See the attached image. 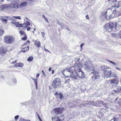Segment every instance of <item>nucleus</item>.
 <instances>
[{
  "instance_id": "nucleus-1",
  "label": "nucleus",
  "mask_w": 121,
  "mask_h": 121,
  "mask_svg": "<svg viewBox=\"0 0 121 121\" xmlns=\"http://www.w3.org/2000/svg\"><path fill=\"white\" fill-rule=\"evenodd\" d=\"M83 65L84 66L85 70L88 72L94 70L91 73L94 74L92 77V79L95 80L99 78V73L98 72L94 70V67L91 61L88 60L84 63Z\"/></svg>"
},
{
  "instance_id": "nucleus-2",
  "label": "nucleus",
  "mask_w": 121,
  "mask_h": 121,
  "mask_svg": "<svg viewBox=\"0 0 121 121\" xmlns=\"http://www.w3.org/2000/svg\"><path fill=\"white\" fill-rule=\"evenodd\" d=\"M117 26L116 23L111 22L105 24L104 27L108 32H110L112 31H116L117 30Z\"/></svg>"
},
{
  "instance_id": "nucleus-3",
  "label": "nucleus",
  "mask_w": 121,
  "mask_h": 121,
  "mask_svg": "<svg viewBox=\"0 0 121 121\" xmlns=\"http://www.w3.org/2000/svg\"><path fill=\"white\" fill-rule=\"evenodd\" d=\"M116 12L115 11H112L111 9H109L106 12H104L105 14L104 16L108 20L113 17L114 16V15L115 14Z\"/></svg>"
},
{
  "instance_id": "nucleus-4",
  "label": "nucleus",
  "mask_w": 121,
  "mask_h": 121,
  "mask_svg": "<svg viewBox=\"0 0 121 121\" xmlns=\"http://www.w3.org/2000/svg\"><path fill=\"white\" fill-rule=\"evenodd\" d=\"M4 40V42L6 43L12 44L14 42L15 39L12 36L7 35L5 36Z\"/></svg>"
},
{
  "instance_id": "nucleus-5",
  "label": "nucleus",
  "mask_w": 121,
  "mask_h": 121,
  "mask_svg": "<svg viewBox=\"0 0 121 121\" xmlns=\"http://www.w3.org/2000/svg\"><path fill=\"white\" fill-rule=\"evenodd\" d=\"M61 85L60 79L57 78H55L53 80L52 85V86L55 88H57L60 86Z\"/></svg>"
},
{
  "instance_id": "nucleus-6",
  "label": "nucleus",
  "mask_w": 121,
  "mask_h": 121,
  "mask_svg": "<svg viewBox=\"0 0 121 121\" xmlns=\"http://www.w3.org/2000/svg\"><path fill=\"white\" fill-rule=\"evenodd\" d=\"M75 72L77 74L78 77L81 78H83L85 77V74L81 69L77 68Z\"/></svg>"
},
{
  "instance_id": "nucleus-7",
  "label": "nucleus",
  "mask_w": 121,
  "mask_h": 121,
  "mask_svg": "<svg viewBox=\"0 0 121 121\" xmlns=\"http://www.w3.org/2000/svg\"><path fill=\"white\" fill-rule=\"evenodd\" d=\"M77 69H75L74 67H71L69 69H65L62 71V73L64 75H65V73L66 74L68 72H69L71 73H74V71L75 72V70H76Z\"/></svg>"
},
{
  "instance_id": "nucleus-8",
  "label": "nucleus",
  "mask_w": 121,
  "mask_h": 121,
  "mask_svg": "<svg viewBox=\"0 0 121 121\" xmlns=\"http://www.w3.org/2000/svg\"><path fill=\"white\" fill-rule=\"evenodd\" d=\"M101 69L102 70L104 71V77H106V76L108 78L110 77V74L111 72V70H108L105 68V67L104 66L101 67Z\"/></svg>"
},
{
  "instance_id": "nucleus-9",
  "label": "nucleus",
  "mask_w": 121,
  "mask_h": 121,
  "mask_svg": "<svg viewBox=\"0 0 121 121\" xmlns=\"http://www.w3.org/2000/svg\"><path fill=\"white\" fill-rule=\"evenodd\" d=\"M121 92V86L117 85L116 86V89L112 91V94L114 95H117L118 93Z\"/></svg>"
},
{
  "instance_id": "nucleus-10",
  "label": "nucleus",
  "mask_w": 121,
  "mask_h": 121,
  "mask_svg": "<svg viewBox=\"0 0 121 121\" xmlns=\"http://www.w3.org/2000/svg\"><path fill=\"white\" fill-rule=\"evenodd\" d=\"M119 82V80L118 78H115L114 79L110 80V84L112 86H113L118 84Z\"/></svg>"
},
{
  "instance_id": "nucleus-11",
  "label": "nucleus",
  "mask_w": 121,
  "mask_h": 121,
  "mask_svg": "<svg viewBox=\"0 0 121 121\" xmlns=\"http://www.w3.org/2000/svg\"><path fill=\"white\" fill-rule=\"evenodd\" d=\"M113 3L114 5H112V6L116 8L117 9L121 6V1H117L115 0V1L113 2Z\"/></svg>"
},
{
  "instance_id": "nucleus-12",
  "label": "nucleus",
  "mask_w": 121,
  "mask_h": 121,
  "mask_svg": "<svg viewBox=\"0 0 121 121\" xmlns=\"http://www.w3.org/2000/svg\"><path fill=\"white\" fill-rule=\"evenodd\" d=\"M18 5L17 2L15 1H13L9 5V7L11 8H15L17 7Z\"/></svg>"
},
{
  "instance_id": "nucleus-13",
  "label": "nucleus",
  "mask_w": 121,
  "mask_h": 121,
  "mask_svg": "<svg viewBox=\"0 0 121 121\" xmlns=\"http://www.w3.org/2000/svg\"><path fill=\"white\" fill-rule=\"evenodd\" d=\"M55 95L57 98H59L61 100L64 98V97L63 95V94L60 92H56L55 93Z\"/></svg>"
},
{
  "instance_id": "nucleus-14",
  "label": "nucleus",
  "mask_w": 121,
  "mask_h": 121,
  "mask_svg": "<svg viewBox=\"0 0 121 121\" xmlns=\"http://www.w3.org/2000/svg\"><path fill=\"white\" fill-rule=\"evenodd\" d=\"M75 73V72L74 73H71L70 74V76H67L66 77L68 78L70 77L73 80L74 79H77L78 78V77Z\"/></svg>"
},
{
  "instance_id": "nucleus-15",
  "label": "nucleus",
  "mask_w": 121,
  "mask_h": 121,
  "mask_svg": "<svg viewBox=\"0 0 121 121\" xmlns=\"http://www.w3.org/2000/svg\"><path fill=\"white\" fill-rule=\"evenodd\" d=\"M33 41L35 42L34 44L35 46H36L37 47H40V41L38 40H35L33 39Z\"/></svg>"
},
{
  "instance_id": "nucleus-16",
  "label": "nucleus",
  "mask_w": 121,
  "mask_h": 121,
  "mask_svg": "<svg viewBox=\"0 0 121 121\" xmlns=\"http://www.w3.org/2000/svg\"><path fill=\"white\" fill-rule=\"evenodd\" d=\"M11 23L15 24V25L17 27H22V24H19V22H11Z\"/></svg>"
},
{
  "instance_id": "nucleus-17",
  "label": "nucleus",
  "mask_w": 121,
  "mask_h": 121,
  "mask_svg": "<svg viewBox=\"0 0 121 121\" xmlns=\"http://www.w3.org/2000/svg\"><path fill=\"white\" fill-rule=\"evenodd\" d=\"M55 113L56 114H58L61 113V110L60 108H56L54 109Z\"/></svg>"
},
{
  "instance_id": "nucleus-18",
  "label": "nucleus",
  "mask_w": 121,
  "mask_h": 121,
  "mask_svg": "<svg viewBox=\"0 0 121 121\" xmlns=\"http://www.w3.org/2000/svg\"><path fill=\"white\" fill-rule=\"evenodd\" d=\"M69 78L65 79L64 81H63V82H64V84L65 85L68 86L69 85Z\"/></svg>"
},
{
  "instance_id": "nucleus-19",
  "label": "nucleus",
  "mask_w": 121,
  "mask_h": 121,
  "mask_svg": "<svg viewBox=\"0 0 121 121\" xmlns=\"http://www.w3.org/2000/svg\"><path fill=\"white\" fill-rule=\"evenodd\" d=\"M29 47L27 46L26 48H23L22 50V52H27L29 49Z\"/></svg>"
},
{
  "instance_id": "nucleus-20",
  "label": "nucleus",
  "mask_w": 121,
  "mask_h": 121,
  "mask_svg": "<svg viewBox=\"0 0 121 121\" xmlns=\"http://www.w3.org/2000/svg\"><path fill=\"white\" fill-rule=\"evenodd\" d=\"M113 11H116L115 13H117L119 16L121 15V9H119V8L117 9H115V10H113Z\"/></svg>"
},
{
  "instance_id": "nucleus-21",
  "label": "nucleus",
  "mask_w": 121,
  "mask_h": 121,
  "mask_svg": "<svg viewBox=\"0 0 121 121\" xmlns=\"http://www.w3.org/2000/svg\"><path fill=\"white\" fill-rule=\"evenodd\" d=\"M27 3H28L26 2H23L20 4L19 6L21 7H24L26 5Z\"/></svg>"
},
{
  "instance_id": "nucleus-22",
  "label": "nucleus",
  "mask_w": 121,
  "mask_h": 121,
  "mask_svg": "<svg viewBox=\"0 0 121 121\" xmlns=\"http://www.w3.org/2000/svg\"><path fill=\"white\" fill-rule=\"evenodd\" d=\"M52 120L54 121H60L61 120L60 119L58 118L57 117L55 116L53 117L52 119Z\"/></svg>"
},
{
  "instance_id": "nucleus-23",
  "label": "nucleus",
  "mask_w": 121,
  "mask_h": 121,
  "mask_svg": "<svg viewBox=\"0 0 121 121\" xmlns=\"http://www.w3.org/2000/svg\"><path fill=\"white\" fill-rule=\"evenodd\" d=\"M9 5L8 4H4L2 5V8L3 9H7L9 8Z\"/></svg>"
},
{
  "instance_id": "nucleus-24",
  "label": "nucleus",
  "mask_w": 121,
  "mask_h": 121,
  "mask_svg": "<svg viewBox=\"0 0 121 121\" xmlns=\"http://www.w3.org/2000/svg\"><path fill=\"white\" fill-rule=\"evenodd\" d=\"M5 52V50L3 48L1 47L0 48V53L1 54L4 53Z\"/></svg>"
},
{
  "instance_id": "nucleus-25",
  "label": "nucleus",
  "mask_w": 121,
  "mask_h": 121,
  "mask_svg": "<svg viewBox=\"0 0 121 121\" xmlns=\"http://www.w3.org/2000/svg\"><path fill=\"white\" fill-rule=\"evenodd\" d=\"M15 19H21L20 16H13L12 18V19L13 20H15Z\"/></svg>"
},
{
  "instance_id": "nucleus-26",
  "label": "nucleus",
  "mask_w": 121,
  "mask_h": 121,
  "mask_svg": "<svg viewBox=\"0 0 121 121\" xmlns=\"http://www.w3.org/2000/svg\"><path fill=\"white\" fill-rule=\"evenodd\" d=\"M116 77L117 76L115 74V73L113 72H111L110 77Z\"/></svg>"
},
{
  "instance_id": "nucleus-27",
  "label": "nucleus",
  "mask_w": 121,
  "mask_h": 121,
  "mask_svg": "<svg viewBox=\"0 0 121 121\" xmlns=\"http://www.w3.org/2000/svg\"><path fill=\"white\" fill-rule=\"evenodd\" d=\"M19 121H30L29 120H27L22 118H20L19 119Z\"/></svg>"
},
{
  "instance_id": "nucleus-28",
  "label": "nucleus",
  "mask_w": 121,
  "mask_h": 121,
  "mask_svg": "<svg viewBox=\"0 0 121 121\" xmlns=\"http://www.w3.org/2000/svg\"><path fill=\"white\" fill-rule=\"evenodd\" d=\"M33 59V58L31 56H30L29 57L28 59L27 60L28 61H31Z\"/></svg>"
},
{
  "instance_id": "nucleus-29",
  "label": "nucleus",
  "mask_w": 121,
  "mask_h": 121,
  "mask_svg": "<svg viewBox=\"0 0 121 121\" xmlns=\"http://www.w3.org/2000/svg\"><path fill=\"white\" fill-rule=\"evenodd\" d=\"M32 79L34 81L35 85H38L37 82V79H36L32 78Z\"/></svg>"
},
{
  "instance_id": "nucleus-30",
  "label": "nucleus",
  "mask_w": 121,
  "mask_h": 121,
  "mask_svg": "<svg viewBox=\"0 0 121 121\" xmlns=\"http://www.w3.org/2000/svg\"><path fill=\"white\" fill-rule=\"evenodd\" d=\"M24 37L22 38V40H26L27 39V37L26 36V35L25 34L24 35Z\"/></svg>"
},
{
  "instance_id": "nucleus-31",
  "label": "nucleus",
  "mask_w": 121,
  "mask_h": 121,
  "mask_svg": "<svg viewBox=\"0 0 121 121\" xmlns=\"http://www.w3.org/2000/svg\"><path fill=\"white\" fill-rule=\"evenodd\" d=\"M118 37L121 39V30L117 35Z\"/></svg>"
},
{
  "instance_id": "nucleus-32",
  "label": "nucleus",
  "mask_w": 121,
  "mask_h": 121,
  "mask_svg": "<svg viewBox=\"0 0 121 121\" xmlns=\"http://www.w3.org/2000/svg\"><path fill=\"white\" fill-rule=\"evenodd\" d=\"M30 22L28 21H27L26 22V25H25V27H27L28 26L30 25Z\"/></svg>"
},
{
  "instance_id": "nucleus-33",
  "label": "nucleus",
  "mask_w": 121,
  "mask_h": 121,
  "mask_svg": "<svg viewBox=\"0 0 121 121\" xmlns=\"http://www.w3.org/2000/svg\"><path fill=\"white\" fill-rule=\"evenodd\" d=\"M3 31L2 29L0 28V36L1 35L3 34Z\"/></svg>"
},
{
  "instance_id": "nucleus-34",
  "label": "nucleus",
  "mask_w": 121,
  "mask_h": 121,
  "mask_svg": "<svg viewBox=\"0 0 121 121\" xmlns=\"http://www.w3.org/2000/svg\"><path fill=\"white\" fill-rule=\"evenodd\" d=\"M42 16L43 17V18H44V19L46 20V21L48 22V21L47 19L45 17L44 15V14H43Z\"/></svg>"
},
{
  "instance_id": "nucleus-35",
  "label": "nucleus",
  "mask_w": 121,
  "mask_h": 121,
  "mask_svg": "<svg viewBox=\"0 0 121 121\" xmlns=\"http://www.w3.org/2000/svg\"><path fill=\"white\" fill-rule=\"evenodd\" d=\"M112 36H113L114 37H117V36L118 34H116L115 33H112Z\"/></svg>"
},
{
  "instance_id": "nucleus-36",
  "label": "nucleus",
  "mask_w": 121,
  "mask_h": 121,
  "mask_svg": "<svg viewBox=\"0 0 121 121\" xmlns=\"http://www.w3.org/2000/svg\"><path fill=\"white\" fill-rule=\"evenodd\" d=\"M1 20L2 22L4 23H6L7 22V20L6 19H2Z\"/></svg>"
},
{
  "instance_id": "nucleus-37",
  "label": "nucleus",
  "mask_w": 121,
  "mask_h": 121,
  "mask_svg": "<svg viewBox=\"0 0 121 121\" xmlns=\"http://www.w3.org/2000/svg\"><path fill=\"white\" fill-rule=\"evenodd\" d=\"M82 64L79 63L77 65V66L78 67H82Z\"/></svg>"
},
{
  "instance_id": "nucleus-38",
  "label": "nucleus",
  "mask_w": 121,
  "mask_h": 121,
  "mask_svg": "<svg viewBox=\"0 0 121 121\" xmlns=\"http://www.w3.org/2000/svg\"><path fill=\"white\" fill-rule=\"evenodd\" d=\"M41 35H42V37L43 38H44V36H45V33L44 32H41Z\"/></svg>"
},
{
  "instance_id": "nucleus-39",
  "label": "nucleus",
  "mask_w": 121,
  "mask_h": 121,
  "mask_svg": "<svg viewBox=\"0 0 121 121\" xmlns=\"http://www.w3.org/2000/svg\"><path fill=\"white\" fill-rule=\"evenodd\" d=\"M19 116L18 115H17L15 116L14 117V119L15 121H17L19 118Z\"/></svg>"
},
{
  "instance_id": "nucleus-40",
  "label": "nucleus",
  "mask_w": 121,
  "mask_h": 121,
  "mask_svg": "<svg viewBox=\"0 0 121 121\" xmlns=\"http://www.w3.org/2000/svg\"><path fill=\"white\" fill-rule=\"evenodd\" d=\"M14 66L15 67H19V63L15 64L14 65Z\"/></svg>"
},
{
  "instance_id": "nucleus-41",
  "label": "nucleus",
  "mask_w": 121,
  "mask_h": 121,
  "mask_svg": "<svg viewBox=\"0 0 121 121\" xmlns=\"http://www.w3.org/2000/svg\"><path fill=\"white\" fill-rule=\"evenodd\" d=\"M19 67H22L23 65V64L22 63H19Z\"/></svg>"
},
{
  "instance_id": "nucleus-42",
  "label": "nucleus",
  "mask_w": 121,
  "mask_h": 121,
  "mask_svg": "<svg viewBox=\"0 0 121 121\" xmlns=\"http://www.w3.org/2000/svg\"><path fill=\"white\" fill-rule=\"evenodd\" d=\"M105 84L107 85L108 84V83H109L110 84V80H107L105 82Z\"/></svg>"
},
{
  "instance_id": "nucleus-43",
  "label": "nucleus",
  "mask_w": 121,
  "mask_h": 121,
  "mask_svg": "<svg viewBox=\"0 0 121 121\" xmlns=\"http://www.w3.org/2000/svg\"><path fill=\"white\" fill-rule=\"evenodd\" d=\"M19 33L20 34L22 35H23L24 33V31H20L19 32Z\"/></svg>"
},
{
  "instance_id": "nucleus-44",
  "label": "nucleus",
  "mask_w": 121,
  "mask_h": 121,
  "mask_svg": "<svg viewBox=\"0 0 121 121\" xmlns=\"http://www.w3.org/2000/svg\"><path fill=\"white\" fill-rule=\"evenodd\" d=\"M113 120L114 121H118V118H115L113 119Z\"/></svg>"
},
{
  "instance_id": "nucleus-45",
  "label": "nucleus",
  "mask_w": 121,
  "mask_h": 121,
  "mask_svg": "<svg viewBox=\"0 0 121 121\" xmlns=\"http://www.w3.org/2000/svg\"><path fill=\"white\" fill-rule=\"evenodd\" d=\"M84 44L83 43H82V44H81L80 45V47H81V51L82 50V46H83L84 45Z\"/></svg>"
},
{
  "instance_id": "nucleus-46",
  "label": "nucleus",
  "mask_w": 121,
  "mask_h": 121,
  "mask_svg": "<svg viewBox=\"0 0 121 121\" xmlns=\"http://www.w3.org/2000/svg\"><path fill=\"white\" fill-rule=\"evenodd\" d=\"M30 41L29 40H28L27 41V43H25L24 44V45H22V47H23L24 45H26V44H27V43H30Z\"/></svg>"
},
{
  "instance_id": "nucleus-47",
  "label": "nucleus",
  "mask_w": 121,
  "mask_h": 121,
  "mask_svg": "<svg viewBox=\"0 0 121 121\" xmlns=\"http://www.w3.org/2000/svg\"><path fill=\"white\" fill-rule=\"evenodd\" d=\"M4 0H0V4H1L3 3L4 1Z\"/></svg>"
},
{
  "instance_id": "nucleus-48",
  "label": "nucleus",
  "mask_w": 121,
  "mask_h": 121,
  "mask_svg": "<svg viewBox=\"0 0 121 121\" xmlns=\"http://www.w3.org/2000/svg\"><path fill=\"white\" fill-rule=\"evenodd\" d=\"M44 50L46 52H48L49 53H50V52L47 49H46L45 48V49H44Z\"/></svg>"
},
{
  "instance_id": "nucleus-49",
  "label": "nucleus",
  "mask_w": 121,
  "mask_h": 121,
  "mask_svg": "<svg viewBox=\"0 0 121 121\" xmlns=\"http://www.w3.org/2000/svg\"><path fill=\"white\" fill-rule=\"evenodd\" d=\"M116 68L117 69H118V70H121V68H118V67H116Z\"/></svg>"
},
{
  "instance_id": "nucleus-50",
  "label": "nucleus",
  "mask_w": 121,
  "mask_h": 121,
  "mask_svg": "<svg viewBox=\"0 0 121 121\" xmlns=\"http://www.w3.org/2000/svg\"><path fill=\"white\" fill-rule=\"evenodd\" d=\"M31 29L30 27H28L27 28V31H29L30 29Z\"/></svg>"
},
{
  "instance_id": "nucleus-51",
  "label": "nucleus",
  "mask_w": 121,
  "mask_h": 121,
  "mask_svg": "<svg viewBox=\"0 0 121 121\" xmlns=\"http://www.w3.org/2000/svg\"><path fill=\"white\" fill-rule=\"evenodd\" d=\"M80 60V59L79 58L76 59H75L76 61H78Z\"/></svg>"
},
{
  "instance_id": "nucleus-52",
  "label": "nucleus",
  "mask_w": 121,
  "mask_h": 121,
  "mask_svg": "<svg viewBox=\"0 0 121 121\" xmlns=\"http://www.w3.org/2000/svg\"><path fill=\"white\" fill-rule=\"evenodd\" d=\"M39 73H38L37 74L36 76V77L37 78H38V77H39Z\"/></svg>"
},
{
  "instance_id": "nucleus-53",
  "label": "nucleus",
  "mask_w": 121,
  "mask_h": 121,
  "mask_svg": "<svg viewBox=\"0 0 121 121\" xmlns=\"http://www.w3.org/2000/svg\"><path fill=\"white\" fill-rule=\"evenodd\" d=\"M86 19H88L89 18H88V15H87L86 16Z\"/></svg>"
},
{
  "instance_id": "nucleus-54",
  "label": "nucleus",
  "mask_w": 121,
  "mask_h": 121,
  "mask_svg": "<svg viewBox=\"0 0 121 121\" xmlns=\"http://www.w3.org/2000/svg\"><path fill=\"white\" fill-rule=\"evenodd\" d=\"M17 61L16 60H15L14 62H12L11 63L12 64H14V63L17 62Z\"/></svg>"
},
{
  "instance_id": "nucleus-55",
  "label": "nucleus",
  "mask_w": 121,
  "mask_h": 121,
  "mask_svg": "<svg viewBox=\"0 0 121 121\" xmlns=\"http://www.w3.org/2000/svg\"><path fill=\"white\" fill-rule=\"evenodd\" d=\"M112 64L114 65H116V63L114 62H113Z\"/></svg>"
},
{
  "instance_id": "nucleus-56",
  "label": "nucleus",
  "mask_w": 121,
  "mask_h": 121,
  "mask_svg": "<svg viewBox=\"0 0 121 121\" xmlns=\"http://www.w3.org/2000/svg\"><path fill=\"white\" fill-rule=\"evenodd\" d=\"M36 86V89H38V85H35Z\"/></svg>"
},
{
  "instance_id": "nucleus-57",
  "label": "nucleus",
  "mask_w": 121,
  "mask_h": 121,
  "mask_svg": "<svg viewBox=\"0 0 121 121\" xmlns=\"http://www.w3.org/2000/svg\"><path fill=\"white\" fill-rule=\"evenodd\" d=\"M40 121H42L40 118H38Z\"/></svg>"
},
{
  "instance_id": "nucleus-58",
  "label": "nucleus",
  "mask_w": 121,
  "mask_h": 121,
  "mask_svg": "<svg viewBox=\"0 0 121 121\" xmlns=\"http://www.w3.org/2000/svg\"><path fill=\"white\" fill-rule=\"evenodd\" d=\"M42 73H43L44 75H45V74L44 73L43 71V70H42Z\"/></svg>"
},
{
  "instance_id": "nucleus-59",
  "label": "nucleus",
  "mask_w": 121,
  "mask_h": 121,
  "mask_svg": "<svg viewBox=\"0 0 121 121\" xmlns=\"http://www.w3.org/2000/svg\"><path fill=\"white\" fill-rule=\"evenodd\" d=\"M108 61H109V62H110L112 63L113 62H112V61H110V60H108Z\"/></svg>"
},
{
  "instance_id": "nucleus-60",
  "label": "nucleus",
  "mask_w": 121,
  "mask_h": 121,
  "mask_svg": "<svg viewBox=\"0 0 121 121\" xmlns=\"http://www.w3.org/2000/svg\"><path fill=\"white\" fill-rule=\"evenodd\" d=\"M51 67H50L49 68V69H48V71H50L51 70Z\"/></svg>"
},
{
  "instance_id": "nucleus-61",
  "label": "nucleus",
  "mask_w": 121,
  "mask_h": 121,
  "mask_svg": "<svg viewBox=\"0 0 121 121\" xmlns=\"http://www.w3.org/2000/svg\"><path fill=\"white\" fill-rule=\"evenodd\" d=\"M57 23L60 25V24L59 22L58 21H57Z\"/></svg>"
},
{
  "instance_id": "nucleus-62",
  "label": "nucleus",
  "mask_w": 121,
  "mask_h": 121,
  "mask_svg": "<svg viewBox=\"0 0 121 121\" xmlns=\"http://www.w3.org/2000/svg\"><path fill=\"white\" fill-rule=\"evenodd\" d=\"M52 73L53 74L54 73V70H52Z\"/></svg>"
},
{
  "instance_id": "nucleus-63",
  "label": "nucleus",
  "mask_w": 121,
  "mask_h": 121,
  "mask_svg": "<svg viewBox=\"0 0 121 121\" xmlns=\"http://www.w3.org/2000/svg\"><path fill=\"white\" fill-rule=\"evenodd\" d=\"M110 121H113V119H111Z\"/></svg>"
},
{
  "instance_id": "nucleus-64",
  "label": "nucleus",
  "mask_w": 121,
  "mask_h": 121,
  "mask_svg": "<svg viewBox=\"0 0 121 121\" xmlns=\"http://www.w3.org/2000/svg\"><path fill=\"white\" fill-rule=\"evenodd\" d=\"M36 114H37V116H39V114L37 113V112H36Z\"/></svg>"
}]
</instances>
